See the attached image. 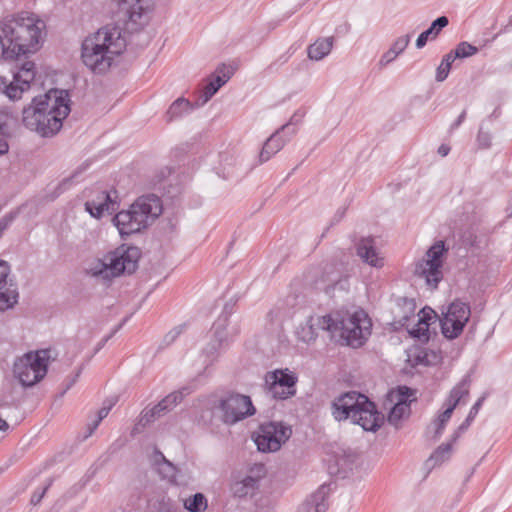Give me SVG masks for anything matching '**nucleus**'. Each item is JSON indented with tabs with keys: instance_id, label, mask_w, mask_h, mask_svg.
Instances as JSON below:
<instances>
[{
	"instance_id": "obj_1",
	"label": "nucleus",
	"mask_w": 512,
	"mask_h": 512,
	"mask_svg": "<svg viewBox=\"0 0 512 512\" xmlns=\"http://www.w3.org/2000/svg\"><path fill=\"white\" fill-rule=\"evenodd\" d=\"M46 24L35 13L22 11L0 22V45L5 59L37 52L45 38Z\"/></svg>"
},
{
	"instance_id": "obj_2",
	"label": "nucleus",
	"mask_w": 512,
	"mask_h": 512,
	"mask_svg": "<svg viewBox=\"0 0 512 512\" xmlns=\"http://www.w3.org/2000/svg\"><path fill=\"white\" fill-rule=\"evenodd\" d=\"M70 111L68 91L50 89L45 94L34 97L23 109L22 123L42 137H52L60 131L63 120Z\"/></svg>"
},
{
	"instance_id": "obj_3",
	"label": "nucleus",
	"mask_w": 512,
	"mask_h": 512,
	"mask_svg": "<svg viewBox=\"0 0 512 512\" xmlns=\"http://www.w3.org/2000/svg\"><path fill=\"white\" fill-rule=\"evenodd\" d=\"M125 47L126 41L118 29L104 27L85 38L81 58L91 71L101 74L111 67Z\"/></svg>"
},
{
	"instance_id": "obj_4",
	"label": "nucleus",
	"mask_w": 512,
	"mask_h": 512,
	"mask_svg": "<svg viewBox=\"0 0 512 512\" xmlns=\"http://www.w3.org/2000/svg\"><path fill=\"white\" fill-rule=\"evenodd\" d=\"M332 415L337 421L350 419L365 431H376L384 421L374 403L355 391L345 393L333 401Z\"/></svg>"
},
{
	"instance_id": "obj_5",
	"label": "nucleus",
	"mask_w": 512,
	"mask_h": 512,
	"mask_svg": "<svg viewBox=\"0 0 512 512\" xmlns=\"http://www.w3.org/2000/svg\"><path fill=\"white\" fill-rule=\"evenodd\" d=\"M163 207L156 195L139 197L127 210L118 212L113 218L121 236L138 233L151 225L162 213Z\"/></svg>"
},
{
	"instance_id": "obj_6",
	"label": "nucleus",
	"mask_w": 512,
	"mask_h": 512,
	"mask_svg": "<svg viewBox=\"0 0 512 512\" xmlns=\"http://www.w3.org/2000/svg\"><path fill=\"white\" fill-rule=\"evenodd\" d=\"M139 258L140 250L137 247L122 245L92 260L86 273L98 281L109 282L124 273L134 272Z\"/></svg>"
},
{
	"instance_id": "obj_7",
	"label": "nucleus",
	"mask_w": 512,
	"mask_h": 512,
	"mask_svg": "<svg viewBox=\"0 0 512 512\" xmlns=\"http://www.w3.org/2000/svg\"><path fill=\"white\" fill-rule=\"evenodd\" d=\"M333 316V327L330 333L339 332L341 339L354 348L362 346L371 334L372 322L367 313L358 309L353 313L334 312L329 314Z\"/></svg>"
},
{
	"instance_id": "obj_8",
	"label": "nucleus",
	"mask_w": 512,
	"mask_h": 512,
	"mask_svg": "<svg viewBox=\"0 0 512 512\" xmlns=\"http://www.w3.org/2000/svg\"><path fill=\"white\" fill-rule=\"evenodd\" d=\"M48 352H28L14 362L13 374L24 387H32L47 373Z\"/></svg>"
},
{
	"instance_id": "obj_9",
	"label": "nucleus",
	"mask_w": 512,
	"mask_h": 512,
	"mask_svg": "<svg viewBox=\"0 0 512 512\" xmlns=\"http://www.w3.org/2000/svg\"><path fill=\"white\" fill-rule=\"evenodd\" d=\"M404 313L395 320L394 324L399 327L407 328L411 336L418 338L420 341H428L429 327L436 321V313L433 309L425 307L417 314V322L410 327L411 318L415 317V303L413 300H403Z\"/></svg>"
},
{
	"instance_id": "obj_10",
	"label": "nucleus",
	"mask_w": 512,
	"mask_h": 512,
	"mask_svg": "<svg viewBox=\"0 0 512 512\" xmlns=\"http://www.w3.org/2000/svg\"><path fill=\"white\" fill-rule=\"evenodd\" d=\"M446 252L443 241H438L426 252L425 258L417 263L415 275L422 278L431 289H436L443 279V255Z\"/></svg>"
},
{
	"instance_id": "obj_11",
	"label": "nucleus",
	"mask_w": 512,
	"mask_h": 512,
	"mask_svg": "<svg viewBox=\"0 0 512 512\" xmlns=\"http://www.w3.org/2000/svg\"><path fill=\"white\" fill-rule=\"evenodd\" d=\"M292 430L280 422H268L259 427L254 442L259 451L276 452L290 438Z\"/></svg>"
},
{
	"instance_id": "obj_12",
	"label": "nucleus",
	"mask_w": 512,
	"mask_h": 512,
	"mask_svg": "<svg viewBox=\"0 0 512 512\" xmlns=\"http://www.w3.org/2000/svg\"><path fill=\"white\" fill-rule=\"evenodd\" d=\"M470 316L471 310L467 303L461 301L452 302L440 320L443 336L450 340L459 337Z\"/></svg>"
},
{
	"instance_id": "obj_13",
	"label": "nucleus",
	"mask_w": 512,
	"mask_h": 512,
	"mask_svg": "<svg viewBox=\"0 0 512 512\" xmlns=\"http://www.w3.org/2000/svg\"><path fill=\"white\" fill-rule=\"evenodd\" d=\"M35 75V64L31 61H26L14 73L12 81L5 77H0V91L10 100H19L22 94L30 89Z\"/></svg>"
},
{
	"instance_id": "obj_14",
	"label": "nucleus",
	"mask_w": 512,
	"mask_h": 512,
	"mask_svg": "<svg viewBox=\"0 0 512 512\" xmlns=\"http://www.w3.org/2000/svg\"><path fill=\"white\" fill-rule=\"evenodd\" d=\"M222 420L232 425L255 414V408L249 396L231 394L220 401Z\"/></svg>"
},
{
	"instance_id": "obj_15",
	"label": "nucleus",
	"mask_w": 512,
	"mask_h": 512,
	"mask_svg": "<svg viewBox=\"0 0 512 512\" xmlns=\"http://www.w3.org/2000/svg\"><path fill=\"white\" fill-rule=\"evenodd\" d=\"M388 396L394 405L390 409L387 420L389 424L398 428L411 413L410 404L415 400V392L406 386H400L397 390L391 391Z\"/></svg>"
},
{
	"instance_id": "obj_16",
	"label": "nucleus",
	"mask_w": 512,
	"mask_h": 512,
	"mask_svg": "<svg viewBox=\"0 0 512 512\" xmlns=\"http://www.w3.org/2000/svg\"><path fill=\"white\" fill-rule=\"evenodd\" d=\"M296 118L297 115H293L288 123L282 125L266 140L259 154L261 163L268 161L273 155L278 153L290 138L296 134V128L293 127L299 121Z\"/></svg>"
},
{
	"instance_id": "obj_17",
	"label": "nucleus",
	"mask_w": 512,
	"mask_h": 512,
	"mask_svg": "<svg viewBox=\"0 0 512 512\" xmlns=\"http://www.w3.org/2000/svg\"><path fill=\"white\" fill-rule=\"evenodd\" d=\"M18 301V286L8 262L0 260V311L12 308Z\"/></svg>"
},
{
	"instance_id": "obj_18",
	"label": "nucleus",
	"mask_w": 512,
	"mask_h": 512,
	"mask_svg": "<svg viewBox=\"0 0 512 512\" xmlns=\"http://www.w3.org/2000/svg\"><path fill=\"white\" fill-rule=\"evenodd\" d=\"M265 476V467L263 464H254L247 474L236 478L231 484L233 496L244 498L253 495L258 489L259 481Z\"/></svg>"
},
{
	"instance_id": "obj_19",
	"label": "nucleus",
	"mask_w": 512,
	"mask_h": 512,
	"mask_svg": "<svg viewBox=\"0 0 512 512\" xmlns=\"http://www.w3.org/2000/svg\"><path fill=\"white\" fill-rule=\"evenodd\" d=\"M333 321H335L333 316H329V314L310 316L304 323H301L297 327V338L304 343H310L316 339L318 330L330 332L331 327H333Z\"/></svg>"
},
{
	"instance_id": "obj_20",
	"label": "nucleus",
	"mask_w": 512,
	"mask_h": 512,
	"mask_svg": "<svg viewBox=\"0 0 512 512\" xmlns=\"http://www.w3.org/2000/svg\"><path fill=\"white\" fill-rule=\"evenodd\" d=\"M228 325V318L226 316L219 318L212 327L213 339L205 348L204 352L210 359L214 361L219 352L228 345L229 338L226 331Z\"/></svg>"
},
{
	"instance_id": "obj_21",
	"label": "nucleus",
	"mask_w": 512,
	"mask_h": 512,
	"mask_svg": "<svg viewBox=\"0 0 512 512\" xmlns=\"http://www.w3.org/2000/svg\"><path fill=\"white\" fill-rule=\"evenodd\" d=\"M113 2L118 11L133 23L140 21L153 7V0H113Z\"/></svg>"
},
{
	"instance_id": "obj_22",
	"label": "nucleus",
	"mask_w": 512,
	"mask_h": 512,
	"mask_svg": "<svg viewBox=\"0 0 512 512\" xmlns=\"http://www.w3.org/2000/svg\"><path fill=\"white\" fill-rule=\"evenodd\" d=\"M118 208L116 201L112 199L110 193L101 191L96 199H91L85 203V210L94 218L100 219L105 212L112 214Z\"/></svg>"
},
{
	"instance_id": "obj_23",
	"label": "nucleus",
	"mask_w": 512,
	"mask_h": 512,
	"mask_svg": "<svg viewBox=\"0 0 512 512\" xmlns=\"http://www.w3.org/2000/svg\"><path fill=\"white\" fill-rule=\"evenodd\" d=\"M329 493L330 487L325 484L321 485L299 506L297 512H326Z\"/></svg>"
},
{
	"instance_id": "obj_24",
	"label": "nucleus",
	"mask_w": 512,
	"mask_h": 512,
	"mask_svg": "<svg viewBox=\"0 0 512 512\" xmlns=\"http://www.w3.org/2000/svg\"><path fill=\"white\" fill-rule=\"evenodd\" d=\"M216 72L217 75L205 85L201 93L200 100L202 105L208 102L233 75V69L224 64L219 66Z\"/></svg>"
},
{
	"instance_id": "obj_25",
	"label": "nucleus",
	"mask_w": 512,
	"mask_h": 512,
	"mask_svg": "<svg viewBox=\"0 0 512 512\" xmlns=\"http://www.w3.org/2000/svg\"><path fill=\"white\" fill-rule=\"evenodd\" d=\"M440 360L441 356L437 352L420 347L410 350L407 358V362L413 367L436 365Z\"/></svg>"
},
{
	"instance_id": "obj_26",
	"label": "nucleus",
	"mask_w": 512,
	"mask_h": 512,
	"mask_svg": "<svg viewBox=\"0 0 512 512\" xmlns=\"http://www.w3.org/2000/svg\"><path fill=\"white\" fill-rule=\"evenodd\" d=\"M357 254L366 263L373 267H382L384 260L374 247L373 239L363 238L357 244Z\"/></svg>"
},
{
	"instance_id": "obj_27",
	"label": "nucleus",
	"mask_w": 512,
	"mask_h": 512,
	"mask_svg": "<svg viewBox=\"0 0 512 512\" xmlns=\"http://www.w3.org/2000/svg\"><path fill=\"white\" fill-rule=\"evenodd\" d=\"M470 385V377L468 375L464 376L463 379L450 391L443 406L451 407V409L454 410L457 405L465 403V399L469 395Z\"/></svg>"
},
{
	"instance_id": "obj_28",
	"label": "nucleus",
	"mask_w": 512,
	"mask_h": 512,
	"mask_svg": "<svg viewBox=\"0 0 512 512\" xmlns=\"http://www.w3.org/2000/svg\"><path fill=\"white\" fill-rule=\"evenodd\" d=\"M296 381L297 378L294 374L284 372L283 370H275L267 373L265 376V386L274 387L275 389L281 387H286V390L295 389Z\"/></svg>"
},
{
	"instance_id": "obj_29",
	"label": "nucleus",
	"mask_w": 512,
	"mask_h": 512,
	"mask_svg": "<svg viewBox=\"0 0 512 512\" xmlns=\"http://www.w3.org/2000/svg\"><path fill=\"white\" fill-rule=\"evenodd\" d=\"M410 42L409 35H403L398 37L391 47L381 56L378 65L380 68L386 67L388 64L393 62L400 54L404 52Z\"/></svg>"
},
{
	"instance_id": "obj_30",
	"label": "nucleus",
	"mask_w": 512,
	"mask_h": 512,
	"mask_svg": "<svg viewBox=\"0 0 512 512\" xmlns=\"http://www.w3.org/2000/svg\"><path fill=\"white\" fill-rule=\"evenodd\" d=\"M449 24V20L446 16H440L435 19L430 27L422 32L416 39V47L418 49L423 48L428 40H434L440 34L443 28Z\"/></svg>"
},
{
	"instance_id": "obj_31",
	"label": "nucleus",
	"mask_w": 512,
	"mask_h": 512,
	"mask_svg": "<svg viewBox=\"0 0 512 512\" xmlns=\"http://www.w3.org/2000/svg\"><path fill=\"white\" fill-rule=\"evenodd\" d=\"M334 44L333 37L319 38L308 46V58L313 61H320L331 52Z\"/></svg>"
},
{
	"instance_id": "obj_32",
	"label": "nucleus",
	"mask_w": 512,
	"mask_h": 512,
	"mask_svg": "<svg viewBox=\"0 0 512 512\" xmlns=\"http://www.w3.org/2000/svg\"><path fill=\"white\" fill-rule=\"evenodd\" d=\"M192 104L185 98L176 99L169 107L166 116L168 121L180 118L192 110Z\"/></svg>"
},
{
	"instance_id": "obj_33",
	"label": "nucleus",
	"mask_w": 512,
	"mask_h": 512,
	"mask_svg": "<svg viewBox=\"0 0 512 512\" xmlns=\"http://www.w3.org/2000/svg\"><path fill=\"white\" fill-rule=\"evenodd\" d=\"M444 410L439 413V415L436 417V419L432 422L430 428L434 429V437L439 438L441 434L443 433L445 426L451 419V416L453 414V409L448 406H443Z\"/></svg>"
},
{
	"instance_id": "obj_34",
	"label": "nucleus",
	"mask_w": 512,
	"mask_h": 512,
	"mask_svg": "<svg viewBox=\"0 0 512 512\" xmlns=\"http://www.w3.org/2000/svg\"><path fill=\"white\" fill-rule=\"evenodd\" d=\"M184 507L190 512H204L207 508V499L202 493H196L184 500Z\"/></svg>"
},
{
	"instance_id": "obj_35",
	"label": "nucleus",
	"mask_w": 512,
	"mask_h": 512,
	"mask_svg": "<svg viewBox=\"0 0 512 512\" xmlns=\"http://www.w3.org/2000/svg\"><path fill=\"white\" fill-rule=\"evenodd\" d=\"M454 442L440 445L430 456L429 462H432L433 466L439 465L444 461L448 460L452 454V444Z\"/></svg>"
},
{
	"instance_id": "obj_36",
	"label": "nucleus",
	"mask_w": 512,
	"mask_h": 512,
	"mask_svg": "<svg viewBox=\"0 0 512 512\" xmlns=\"http://www.w3.org/2000/svg\"><path fill=\"white\" fill-rule=\"evenodd\" d=\"M166 412L168 411L161 400L157 405H155L149 410H145L142 413L141 422H143L144 424L150 423L155 419L163 416Z\"/></svg>"
},
{
	"instance_id": "obj_37",
	"label": "nucleus",
	"mask_w": 512,
	"mask_h": 512,
	"mask_svg": "<svg viewBox=\"0 0 512 512\" xmlns=\"http://www.w3.org/2000/svg\"><path fill=\"white\" fill-rule=\"evenodd\" d=\"M162 461L158 464V472L163 479H167L171 482L176 481V468L174 465L167 461L162 454H160Z\"/></svg>"
},
{
	"instance_id": "obj_38",
	"label": "nucleus",
	"mask_w": 512,
	"mask_h": 512,
	"mask_svg": "<svg viewBox=\"0 0 512 512\" xmlns=\"http://www.w3.org/2000/svg\"><path fill=\"white\" fill-rule=\"evenodd\" d=\"M188 393L189 392L187 389H183L181 391L172 392L164 399H162V402L165 405L167 411H171L174 407H176Z\"/></svg>"
},
{
	"instance_id": "obj_39",
	"label": "nucleus",
	"mask_w": 512,
	"mask_h": 512,
	"mask_svg": "<svg viewBox=\"0 0 512 512\" xmlns=\"http://www.w3.org/2000/svg\"><path fill=\"white\" fill-rule=\"evenodd\" d=\"M454 51L458 58L463 59L475 55L478 52V48L468 42H461Z\"/></svg>"
},
{
	"instance_id": "obj_40",
	"label": "nucleus",
	"mask_w": 512,
	"mask_h": 512,
	"mask_svg": "<svg viewBox=\"0 0 512 512\" xmlns=\"http://www.w3.org/2000/svg\"><path fill=\"white\" fill-rule=\"evenodd\" d=\"M267 393L269 396L273 399H279V400H285L295 395L296 390L295 389H288L286 390V387H281L275 389L274 387H266Z\"/></svg>"
},
{
	"instance_id": "obj_41",
	"label": "nucleus",
	"mask_w": 512,
	"mask_h": 512,
	"mask_svg": "<svg viewBox=\"0 0 512 512\" xmlns=\"http://www.w3.org/2000/svg\"><path fill=\"white\" fill-rule=\"evenodd\" d=\"M112 405L113 403H110L109 405H104L99 411H98V414H97V418L92 421V423L88 424V430H89V433L87 436H90L92 435V433L97 429V427L99 426L100 422L107 417V415L109 414L111 408H112Z\"/></svg>"
},
{
	"instance_id": "obj_42",
	"label": "nucleus",
	"mask_w": 512,
	"mask_h": 512,
	"mask_svg": "<svg viewBox=\"0 0 512 512\" xmlns=\"http://www.w3.org/2000/svg\"><path fill=\"white\" fill-rule=\"evenodd\" d=\"M183 329H184L183 325H180V326H177V327H174L173 329H171L163 338L164 344L165 345L172 344L178 338V336L182 333Z\"/></svg>"
},
{
	"instance_id": "obj_43",
	"label": "nucleus",
	"mask_w": 512,
	"mask_h": 512,
	"mask_svg": "<svg viewBox=\"0 0 512 512\" xmlns=\"http://www.w3.org/2000/svg\"><path fill=\"white\" fill-rule=\"evenodd\" d=\"M472 422L473 420H469V418L467 417L465 421L462 424H460L458 428L453 432L451 436V441L455 443L459 439V437L469 428Z\"/></svg>"
},
{
	"instance_id": "obj_44",
	"label": "nucleus",
	"mask_w": 512,
	"mask_h": 512,
	"mask_svg": "<svg viewBox=\"0 0 512 512\" xmlns=\"http://www.w3.org/2000/svg\"><path fill=\"white\" fill-rule=\"evenodd\" d=\"M451 67L446 64L440 63L436 70V81L443 82L449 75Z\"/></svg>"
},
{
	"instance_id": "obj_45",
	"label": "nucleus",
	"mask_w": 512,
	"mask_h": 512,
	"mask_svg": "<svg viewBox=\"0 0 512 512\" xmlns=\"http://www.w3.org/2000/svg\"><path fill=\"white\" fill-rule=\"evenodd\" d=\"M484 400H485V396L480 397L475 402V404L471 407V409H470V411L468 413V416H467L469 418V420H474L475 419V417L477 416L479 410L482 407V404H483Z\"/></svg>"
},
{
	"instance_id": "obj_46",
	"label": "nucleus",
	"mask_w": 512,
	"mask_h": 512,
	"mask_svg": "<svg viewBox=\"0 0 512 512\" xmlns=\"http://www.w3.org/2000/svg\"><path fill=\"white\" fill-rule=\"evenodd\" d=\"M477 141L481 147L487 148L490 145V135L480 130L477 136Z\"/></svg>"
},
{
	"instance_id": "obj_47",
	"label": "nucleus",
	"mask_w": 512,
	"mask_h": 512,
	"mask_svg": "<svg viewBox=\"0 0 512 512\" xmlns=\"http://www.w3.org/2000/svg\"><path fill=\"white\" fill-rule=\"evenodd\" d=\"M50 483L47 484L45 487L42 488V490L40 492L36 491L33 493L32 497H31V503L36 505L38 504L41 499L43 498L45 492L47 491L48 487H49Z\"/></svg>"
},
{
	"instance_id": "obj_48",
	"label": "nucleus",
	"mask_w": 512,
	"mask_h": 512,
	"mask_svg": "<svg viewBox=\"0 0 512 512\" xmlns=\"http://www.w3.org/2000/svg\"><path fill=\"white\" fill-rule=\"evenodd\" d=\"M14 220L13 215H6L2 219H0V236L2 235L3 231L12 223Z\"/></svg>"
},
{
	"instance_id": "obj_49",
	"label": "nucleus",
	"mask_w": 512,
	"mask_h": 512,
	"mask_svg": "<svg viewBox=\"0 0 512 512\" xmlns=\"http://www.w3.org/2000/svg\"><path fill=\"white\" fill-rule=\"evenodd\" d=\"M456 58H458V57L456 56L455 51H453V52H450V53L446 54L443 57L441 63L446 64L447 66L451 67L452 63L454 62V60Z\"/></svg>"
},
{
	"instance_id": "obj_50",
	"label": "nucleus",
	"mask_w": 512,
	"mask_h": 512,
	"mask_svg": "<svg viewBox=\"0 0 512 512\" xmlns=\"http://www.w3.org/2000/svg\"><path fill=\"white\" fill-rule=\"evenodd\" d=\"M466 111H462V113L458 116L457 120L451 124V129H457L465 120Z\"/></svg>"
},
{
	"instance_id": "obj_51",
	"label": "nucleus",
	"mask_w": 512,
	"mask_h": 512,
	"mask_svg": "<svg viewBox=\"0 0 512 512\" xmlns=\"http://www.w3.org/2000/svg\"><path fill=\"white\" fill-rule=\"evenodd\" d=\"M9 151V145L7 141L0 137V156L6 154Z\"/></svg>"
},
{
	"instance_id": "obj_52",
	"label": "nucleus",
	"mask_w": 512,
	"mask_h": 512,
	"mask_svg": "<svg viewBox=\"0 0 512 512\" xmlns=\"http://www.w3.org/2000/svg\"><path fill=\"white\" fill-rule=\"evenodd\" d=\"M449 152H450V147L448 145L442 144L438 148V154L442 157L447 156L449 154Z\"/></svg>"
},
{
	"instance_id": "obj_53",
	"label": "nucleus",
	"mask_w": 512,
	"mask_h": 512,
	"mask_svg": "<svg viewBox=\"0 0 512 512\" xmlns=\"http://www.w3.org/2000/svg\"><path fill=\"white\" fill-rule=\"evenodd\" d=\"M80 374H81V369H79V370L76 372V374L73 376V378L70 380V382H69V383H68V385L66 386V389L64 390V392H63V393H65L68 389H70V388L74 385V383H75V382L77 381V379L79 378Z\"/></svg>"
},
{
	"instance_id": "obj_54",
	"label": "nucleus",
	"mask_w": 512,
	"mask_h": 512,
	"mask_svg": "<svg viewBox=\"0 0 512 512\" xmlns=\"http://www.w3.org/2000/svg\"><path fill=\"white\" fill-rule=\"evenodd\" d=\"M112 337V334L111 335H108L107 337H105L104 339L101 340V342L98 343L96 349H95V352H98L100 349H102V347L106 344V342Z\"/></svg>"
},
{
	"instance_id": "obj_55",
	"label": "nucleus",
	"mask_w": 512,
	"mask_h": 512,
	"mask_svg": "<svg viewBox=\"0 0 512 512\" xmlns=\"http://www.w3.org/2000/svg\"><path fill=\"white\" fill-rule=\"evenodd\" d=\"M8 428V423L4 419L0 418V431H7Z\"/></svg>"
},
{
	"instance_id": "obj_56",
	"label": "nucleus",
	"mask_w": 512,
	"mask_h": 512,
	"mask_svg": "<svg viewBox=\"0 0 512 512\" xmlns=\"http://www.w3.org/2000/svg\"><path fill=\"white\" fill-rule=\"evenodd\" d=\"M289 56L288 55H282L280 58H279V61H281L282 63L286 62L288 60Z\"/></svg>"
}]
</instances>
